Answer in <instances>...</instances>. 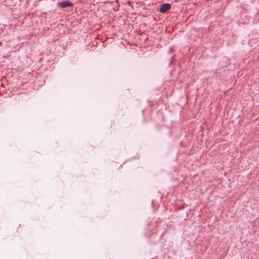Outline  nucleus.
<instances>
[{
	"mask_svg": "<svg viewBox=\"0 0 259 259\" xmlns=\"http://www.w3.org/2000/svg\"><path fill=\"white\" fill-rule=\"evenodd\" d=\"M58 6L62 8H65L73 6V4L68 1H63L58 4Z\"/></svg>",
	"mask_w": 259,
	"mask_h": 259,
	"instance_id": "obj_1",
	"label": "nucleus"
},
{
	"mask_svg": "<svg viewBox=\"0 0 259 259\" xmlns=\"http://www.w3.org/2000/svg\"><path fill=\"white\" fill-rule=\"evenodd\" d=\"M171 8V6L169 4H164L161 5L160 8V12L161 13H164L166 11H168Z\"/></svg>",
	"mask_w": 259,
	"mask_h": 259,
	"instance_id": "obj_2",
	"label": "nucleus"
},
{
	"mask_svg": "<svg viewBox=\"0 0 259 259\" xmlns=\"http://www.w3.org/2000/svg\"><path fill=\"white\" fill-rule=\"evenodd\" d=\"M139 50H140V52H142V50H141V49H140Z\"/></svg>",
	"mask_w": 259,
	"mask_h": 259,
	"instance_id": "obj_3",
	"label": "nucleus"
}]
</instances>
